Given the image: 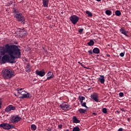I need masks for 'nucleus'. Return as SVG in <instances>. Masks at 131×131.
Returning a JSON list of instances; mask_svg holds the SVG:
<instances>
[{
  "mask_svg": "<svg viewBox=\"0 0 131 131\" xmlns=\"http://www.w3.org/2000/svg\"><path fill=\"white\" fill-rule=\"evenodd\" d=\"M78 63L81 65V66L83 67V64H82V63H81L80 61H78Z\"/></svg>",
  "mask_w": 131,
  "mask_h": 131,
  "instance_id": "obj_39",
  "label": "nucleus"
},
{
  "mask_svg": "<svg viewBox=\"0 0 131 131\" xmlns=\"http://www.w3.org/2000/svg\"><path fill=\"white\" fill-rule=\"evenodd\" d=\"M93 53L94 54H100V49H99L98 48H95L93 50Z\"/></svg>",
  "mask_w": 131,
  "mask_h": 131,
  "instance_id": "obj_19",
  "label": "nucleus"
},
{
  "mask_svg": "<svg viewBox=\"0 0 131 131\" xmlns=\"http://www.w3.org/2000/svg\"><path fill=\"white\" fill-rule=\"evenodd\" d=\"M14 18H16L18 22H21V24H25V17L22 15V13L14 14Z\"/></svg>",
  "mask_w": 131,
  "mask_h": 131,
  "instance_id": "obj_3",
  "label": "nucleus"
},
{
  "mask_svg": "<svg viewBox=\"0 0 131 131\" xmlns=\"http://www.w3.org/2000/svg\"><path fill=\"white\" fill-rule=\"evenodd\" d=\"M31 129H32V130H36V125H35V124H32L31 125Z\"/></svg>",
  "mask_w": 131,
  "mask_h": 131,
  "instance_id": "obj_22",
  "label": "nucleus"
},
{
  "mask_svg": "<svg viewBox=\"0 0 131 131\" xmlns=\"http://www.w3.org/2000/svg\"><path fill=\"white\" fill-rule=\"evenodd\" d=\"M93 115H94V116H96V115H97V113H93Z\"/></svg>",
  "mask_w": 131,
  "mask_h": 131,
  "instance_id": "obj_40",
  "label": "nucleus"
},
{
  "mask_svg": "<svg viewBox=\"0 0 131 131\" xmlns=\"http://www.w3.org/2000/svg\"><path fill=\"white\" fill-rule=\"evenodd\" d=\"M88 53L90 54V55H92L93 54V51L92 50H89L88 51Z\"/></svg>",
  "mask_w": 131,
  "mask_h": 131,
  "instance_id": "obj_34",
  "label": "nucleus"
},
{
  "mask_svg": "<svg viewBox=\"0 0 131 131\" xmlns=\"http://www.w3.org/2000/svg\"><path fill=\"white\" fill-rule=\"evenodd\" d=\"M0 127H3L4 129H7V130L12 129V128H14V125H11L9 123H1L0 124Z\"/></svg>",
  "mask_w": 131,
  "mask_h": 131,
  "instance_id": "obj_5",
  "label": "nucleus"
},
{
  "mask_svg": "<svg viewBox=\"0 0 131 131\" xmlns=\"http://www.w3.org/2000/svg\"><path fill=\"white\" fill-rule=\"evenodd\" d=\"M83 100H80L81 104H83Z\"/></svg>",
  "mask_w": 131,
  "mask_h": 131,
  "instance_id": "obj_41",
  "label": "nucleus"
},
{
  "mask_svg": "<svg viewBox=\"0 0 131 131\" xmlns=\"http://www.w3.org/2000/svg\"><path fill=\"white\" fill-rule=\"evenodd\" d=\"M86 14H87L88 17H93V13L92 12L89 11H86Z\"/></svg>",
  "mask_w": 131,
  "mask_h": 131,
  "instance_id": "obj_23",
  "label": "nucleus"
},
{
  "mask_svg": "<svg viewBox=\"0 0 131 131\" xmlns=\"http://www.w3.org/2000/svg\"><path fill=\"white\" fill-rule=\"evenodd\" d=\"M118 131H123V128H120L118 129Z\"/></svg>",
  "mask_w": 131,
  "mask_h": 131,
  "instance_id": "obj_37",
  "label": "nucleus"
},
{
  "mask_svg": "<svg viewBox=\"0 0 131 131\" xmlns=\"http://www.w3.org/2000/svg\"><path fill=\"white\" fill-rule=\"evenodd\" d=\"M47 131H52V129L50 128H48V129H47Z\"/></svg>",
  "mask_w": 131,
  "mask_h": 131,
  "instance_id": "obj_38",
  "label": "nucleus"
},
{
  "mask_svg": "<svg viewBox=\"0 0 131 131\" xmlns=\"http://www.w3.org/2000/svg\"><path fill=\"white\" fill-rule=\"evenodd\" d=\"M88 90H89V91H90V90H91V88H89Z\"/></svg>",
  "mask_w": 131,
  "mask_h": 131,
  "instance_id": "obj_47",
  "label": "nucleus"
},
{
  "mask_svg": "<svg viewBox=\"0 0 131 131\" xmlns=\"http://www.w3.org/2000/svg\"><path fill=\"white\" fill-rule=\"evenodd\" d=\"M120 57H124V53H121L120 54Z\"/></svg>",
  "mask_w": 131,
  "mask_h": 131,
  "instance_id": "obj_32",
  "label": "nucleus"
},
{
  "mask_svg": "<svg viewBox=\"0 0 131 131\" xmlns=\"http://www.w3.org/2000/svg\"><path fill=\"white\" fill-rule=\"evenodd\" d=\"M81 106L82 107H85V108H86L87 109H89V107L86 106V103L83 102V103L81 104Z\"/></svg>",
  "mask_w": 131,
  "mask_h": 131,
  "instance_id": "obj_27",
  "label": "nucleus"
},
{
  "mask_svg": "<svg viewBox=\"0 0 131 131\" xmlns=\"http://www.w3.org/2000/svg\"><path fill=\"white\" fill-rule=\"evenodd\" d=\"M106 56H107V57H111L110 54H106Z\"/></svg>",
  "mask_w": 131,
  "mask_h": 131,
  "instance_id": "obj_42",
  "label": "nucleus"
},
{
  "mask_svg": "<svg viewBox=\"0 0 131 131\" xmlns=\"http://www.w3.org/2000/svg\"><path fill=\"white\" fill-rule=\"evenodd\" d=\"M26 71L27 72H30V71H31V67H30V65L29 64V63H27Z\"/></svg>",
  "mask_w": 131,
  "mask_h": 131,
  "instance_id": "obj_18",
  "label": "nucleus"
},
{
  "mask_svg": "<svg viewBox=\"0 0 131 131\" xmlns=\"http://www.w3.org/2000/svg\"><path fill=\"white\" fill-rule=\"evenodd\" d=\"M47 80H50L52 78H54V74L50 71H49L47 74Z\"/></svg>",
  "mask_w": 131,
  "mask_h": 131,
  "instance_id": "obj_13",
  "label": "nucleus"
},
{
  "mask_svg": "<svg viewBox=\"0 0 131 131\" xmlns=\"http://www.w3.org/2000/svg\"><path fill=\"white\" fill-rule=\"evenodd\" d=\"M64 131H70V130H69V129H66V130H64Z\"/></svg>",
  "mask_w": 131,
  "mask_h": 131,
  "instance_id": "obj_44",
  "label": "nucleus"
},
{
  "mask_svg": "<svg viewBox=\"0 0 131 131\" xmlns=\"http://www.w3.org/2000/svg\"><path fill=\"white\" fill-rule=\"evenodd\" d=\"M18 94H20L22 96L20 97V99H29L32 98V95L29 93L26 92L25 91L18 92Z\"/></svg>",
  "mask_w": 131,
  "mask_h": 131,
  "instance_id": "obj_4",
  "label": "nucleus"
},
{
  "mask_svg": "<svg viewBox=\"0 0 131 131\" xmlns=\"http://www.w3.org/2000/svg\"><path fill=\"white\" fill-rule=\"evenodd\" d=\"M97 2H100L101 0H96Z\"/></svg>",
  "mask_w": 131,
  "mask_h": 131,
  "instance_id": "obj_45",
  "label": "nucleus"
},
{
  "mask_svg": "<svg viewBox=\"0 0 131 131\" xmlns=\"http://www.w3.org/2000/svg\"><path fill=\"white\" fill-rule=\"evenodd\" d=\"M10 3L12 5V4H13V2H11Z\"/></svg>",
  "mask_w": 131,
  "mask_h": 131,
  "instance_id": "obj_46",
  "label": "nucleus"
},
{
  "mask_svg": "<svg viewBox=\"0 0 131 131\" xmlns=\"http://www.w3.org/2000/svg\"><path fill=\"white\" fill-rule=\"evenodd\" d=\"M121 111H124V110L122 108H121Z\"/></svg>",
  "mask_w": 131,
  "mask_h": 131,
  "instance_id": "obj_43",
  "label": "nucleus"
},
{
  "mask_svg": "<svg viewBox=\"0 0 131 131\" xmlns=\"http://www.w3.org/2000/svg\"><path fill=\"white\" fill-rule=\"evenodd\" d=\"M80 122V120L77 119L76 116H74L73 118V123H79Z\"/></svg>",
  "mask_w": 131,
  "mask_h": 131,
  "instance_id": "obj_17",
  "label": "nucleus"
},
{
  "mask_svg": "<svg viewBox=\"0 0 131 131\" xmlns=\"http://www.w3.org/2000/svg\"><path fill=\"white\" fill-rule=\"evenodd\" d=\"M60 108H61L62 110H69L70 108V105L62 103L59 105Z\"/></svg>",
  "mask_w": 131,
  "mask_h": 131,
  "instance_id": "obj_11",
  "label": "nucleus"
},
{
  "mask_svg": "<svg viewBox=\"0 0 131 131\" xmlns=\"http://www.w3.org/2000/svg\"><path fill=\"white\" fill-rule=\"evenodd\" d=\"M2 100L0 99V109L2 108Z\"/></svg>",
  "mask_w": 131,
  "mask_h": 131,
  "instance_id": "obj_36",
  "label": "nucleus"
},
{
  "mask_svg": "<svg viewBox=\"0 0 131 131\" xmlns=\"http://www.w3.org/2000/svg\"><path fill=\"white\" fill-rule=\"evenodd\" d=\"M42 2L44 8H48L49 7V0H42Z\"/></svg>",
  "mask_w": 131,
  "mask_h": 131,
  "instance_id": "obj_16",
  "label": "nucleus"
},
{
  "mask_svg": "<svg viewBox=\"0 0 131 131\" xmlns=\"http://www.w3.org/2000/svg\"><path fill=\"white\" fill-rule=\"evenodd\" d=\"M71 22H72V23L74 25H75L77 22H78L79 20V17H78V16L75 15H72L69 18Z\"/></svg>",
  "mask_w": 131,
  "mask_h": 131,
  "instance_id": "obj_6",
  "label": "nucleus"
},
{
  "mask_svg": "<svg viewBox=\"0 0 131 131\" xmlns=\"http://www.w3.org/2000/svg\"><path fill=\"white\" fill-rule=\"evenodd\" d=\"M14 110H16V107L13 106L12 105H9L5 108V112H10Z\"/></svg>",
  "mask_w": 131,
  "mask_h": 131,
  "instance_id": "obj_10",
  "label": "nucleus"
},
{
  "mask_svg": "<svg viewBox=\"0 0 131 131\" xmlns=\"http://www.w3.org/2000/svg\"><path fill=\"white\" fill-rule=\"evenodd\" d=\"M58 128H62V127H63V125L62 124L58 125Z\"/></svg>",
  "mask_w": 131,
  "mask_h": 131,
  "instance_id": "obj_33",
  "label": "nucleus"
},
{
  "mask_svg": "<svg viewBox=\"0 0 131 131\" xmlns=\"http://www.w3.org/2000/svg\"><path fill=\"white\" fill-rule=\"evenodd\" d=\"M79 101H83V100H85V97L82 96H79Z\"/></svg>",
  "mask_w": 131,
  "mask_h": 131,
  "instance_id": "obj_26",
  "label": "nucleus"
},
{
  "mask_svg": "<svg viewBox=\"0 0 131 131\" xmlns=\"http://www.w3.org/2000/svg\"><path fill=\"white\" fill-rule=\"evenodd\" d=\"M88 46H90V47L92 46H94L95 45V42H94V40H91L88 43Z\"/></svg>",
  "mask_w": 131,
  "mask_h": 131,
  "instance_id": "obj_21",
  "label": "nucleus"
},
{
  "mask_svg": "<svg viewBox=\"0 0 131 131\" xmlns=\"http://www.w3.org/2000/svg\"><path fill=\"white\" fill-rule=\"evenodd\" d=\"M78 112H79V113H80L81 114H83V113H85V112H86V110L85 109H83V108H80L78 110Z\"/></svg>",
  "mask_w": 131,
  "mask_h": 131,
  "instance_id": "obj_20",
  "label": "nucleus"
},
{
  "mask_svg": "<svg viewBox=\"0 0 131 131\" xmlns=\"http://www.w3.org/2000/svg\"><path fill=\"white\" fill-rule=\"evenodd\" d=\"M73 131H80V128L78 127H75L73 128Z\"/></svg>",
  "mask_w": 131,
  "mask_h": 131,
  "instance_id": "obj_28",
  "label": "nucleus"
},
{
  "mask_svg": "<svg viewBox=\"0 0 131 131\" xmlns=\"http://www.w3.org/2000/svg\"><path fill=\"white\" fill-rule=\"evenodd\" d=\"M78 31L79 33H81L83 31V29H80Z\"/></svg>",
  "mask_w": 131,
  "mask_h": 131,
  "instance_id": "obj_31",
  "label": "nucleus"
},
{
  "mask_svg": "<svg viewBox=\"0 0 131 131\" xmlns=\"http://www.w3.org/2000/svg\"><path fill=\"white\" fill-rule=\"evenodd\" d=\"M98 81H100V83L104 84L105 83V76L104 75H100V77L98 78Z\"/></svg>",
  "mask_w": 131,
  "mask_h": 131,
  "instance_id": "obj_14",
  "label": "nucleus"
},
{
  "mask_svg": "<svg viewBox=\"0 0 131 131\" xmlns=\"http://www.w3.org/2000/svg\"><path fill=\"white\" fill-rule=\"evenodd\" d=\"M128 121H129V118H128Z\"/></svg>",
  "mask_w": 131,
  "mask_h": 131,
  "instance_id": "obj_48",
  "label": "nucleus"
},
{
  "mask_svg": "<svg viewBox=\"0 0 131 131\" xmlns=\"http://www.w3.org/2000/svg\"><path fill=\"white\" fill-rule=\"evenodd\" d=\"M22 90H23V89L18 88L17 89L18 93H19V92H21V91H22Z\"/></svg>",
  "mask_w": 131,
  "mask_h": 131,
  "instance_id": "obj_35",
  "label": "nucleus"
},
{
  "mask_svg": "<svg viewBox=\"0 0 131 131\" xmlns=\"http://www.w3.org/2000/svg\"><path fill=\"white\" fill-rule=\"evenodd\" d=\"M115 14L116 16H120L121 15V12L119 10H117L115 12Z\"/></svg>",
  "mask_w": 131,
  "mask_h": 131,
  "instance_id": "obj_25",
  "label": "nucleus"
},
{
  "mask_svg": "<svg viewBox=\"0 0 131 131\" xmlns=\"http://www.w3.org/2000/svg\"><path fill=\"white\" fill-rule=\"evenodd\" d=\"M91 99L94 100V101H95L97 103H98V102H99V99H98L99 95H98V93H94L92 94L91 95Z\"/></svg>",
  "mask_w": 131,
  "mask_h": 131,
  "instance_id": "obj_9",
  "label": "nucleus"
},
{
  "mask_svg": "<svg viewBox=\"0 0 131 131\" xmlns=\"http://www.w3.org/2000/svg\"><path fill=\"white\" fill-rule=\"evenodd\" d=\"M0 65L6 63H15V59L21 58V50L18 46L6 44L5 46H0Z\"/></svg>",
  "mask_w": 131,
  "mask_h": 131,
  "instance_id": "obj_1",
  "label": "nucleus"
},
{
  "mask_svg": "<svg viewBox=\"0 0 131 131\" xmlns=\"http://www.w3.org/2000/svg\"><path fill=\"white\" fill-rule=\"evenodd\" d=\"M102 111L103 113H104V114H106V113H107V108H102Z\"/></svg>",
  "mask_w": 131,
  "mask_h": 131,
  "instance_id": "obj_29",
  "label": "nucleus"
},
{
  "mask_svg": "<svg viewBox=\"0 0 131 131\" xmlns=\"http://www.w3.org/2000/svg\"><path fill=\"white\" fill-rule=\"evenodd\" d=\"M120 31L122 33V34H124V35L128 37V35H127V33H128V32L126 31L125 30H124V27L121 28L120 29Z\"/></svg>",
  "mask_w": 131,
  "mask_h": 131,
  "instance_id": "obj_15",
  "label": "nucleus"
},
{
  "mask_svg": "<svg viewBox=\"0 0 131 131\" xmlns=\"http://www.w3.org/2000/svg\"><path fill=\"white\" fill-rule=\"evenodd\" d=\"M119 95L120 96V97H123V96H124V94H123V93L120 92Z\"/></svg>",
  "mask_w": 131,
  "mask_h": 131,
  "instance_id": "obj_30",
  "label": "nucleus"
},
{
  "mask_svg": "<svg viewBox=\"0 0 131 131\" xmlns=\"http://www.w3.org/2000/svg\"><path fill=\"white\" fill-rule=\"evenodd\" d=\"M112 12L111 10H107L105 11V14L108 16H110L111 15Z\"/></svg>",
  "mask_w": 131,
  "mask_h": 131,
  "instance_id": "obj_24",
  "label": "nucleus"
},
{
  "mask_svg": "<svg viewBox=\"0 0 131 131\" xmlns=\"http://www.w3.org/2000/svg\"><path fill=\"white\" fill-rule=\"evenodd\" d=\"M20 37H24L27 35V31L24 28L18 29Z\"/></svg>",
  "mask_w": 131,
  "mask_h": 131,
  "instance_id": "obj_7",
  "label": "nucleus"
},
{
  "mask_svg": "<svg viewBox=\"0 0 131 131\" xmlns=\"http://www.w3.org/2000/svg\"><path fill=\"white\" fill-rule=\"evenodd\" d=\"M36 74H37V75H38L39 76H40L41 77H42V76H45V75H46V72H43V71L42 70H36Z\"/></svg>",
  "mask_w": 131,
  "mask_h": 131,
  "instance_id": "obj_12",
  "label": "nucleus"
},
{
  "mask_svg": "<svg viewBox=\"0 0 131 131\" xmlns=\"http://www.w3.org/2000/svg\"><path fill=\"white\" fill-rule=\"evenodd\" d=\"M21 120V117H19L18 115L13 116L11 118V121L12 123H17Z\"/></svg>",
  "mask_w": 131,
  "mask_h": 131,
  "instance_id": "obj_8",
  "label": "nucleus"
},
{
  "mask_svg": "<svg viewBox=\"0 0 131 131\" xmlns=\"http://www.w3.org/2000/svg\"><path fill=\"white\" fill-rule=\"evenodd\" d=\"M2 76L4 79H11L15 76V72L11 69H5L2 71Z\"/></svg>",
  "mask_w": 131,
  "mask_h": 131,
  "instance_id": "obj_2",
  "label": "nucleus"
}]
</instances>
